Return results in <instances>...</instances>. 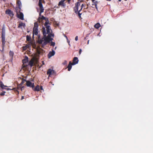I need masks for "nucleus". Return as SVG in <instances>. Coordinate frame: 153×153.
<instances>
[{
    "mask_svg": "<svg viewBox=\"0 0 153 153\" xmlns=\"http://www.w3.org/2000/svg\"><path fill=\"white\" fill-rule=\"evenodd\" d=\"M55 54V52L52 50V51H50L49 52L48 54V58H51V56H54Z\"/></svg>",
    "mask_w": 153,
    "mask_h": 153,
    "instance_id": "11",
    "label": "nucleus"
},
{
    "mask_svg": "<svg viewBox=\"0 0 153 153\" xmlns=\"http://www.w3.org/2000/svg\"><path fill=\"white\" fill-rule=\"evenodd\" d=\"M45 26L46 28V31L47 33L48 34H51L50 33V30H51L50 28V26L49 25H46V26Z\"/></svg>",
    "mask_w": 153,
    "mask_h": 153,
    "instance_id": "13",
    "label": "nucleus"
},
{
    "mask_svg": "<svg viewBox=\"0 0 153 153\" xmlns=\"http://www.w3.org/2000/svg\"><path fill=\"white\" fill-rule=\"evenodd\" d=\"M24 99V96H22L21 97V100H22Z\"/></svg>",
    "mask_w": 153,
    "mask_h": 153,
    "instance_id": "44",
    "label": "nucleus"
},
{
    "mask_svg": "<svg viewBox=\"0 0 153 153\" xmlns=\"http://www.w3.org/2000/svg\"><path fill=\"white\" fill-rule=\"evenodd\" d=\"M44 41V36L42 39H39L38 41V43L39 44H42L43 42Z\"/></svg>",
    "mask_w": 153,
    "mask_h": 153,
    "instance_id": "20",
    "label": "nucleus"
},
{
    "mask_svg": "<svg viewBox=\"0 0 153 153\" xmlns=\"http://www.w3.org/2000/svg\"><path fill=\"white\" fill-rule=\"evenodd\" d=\"M18 17L20 19L23 20H24V15L22 13H20L18 15Z\"/></svg>",
    "mask_w": 153,
    "mask_h": 153,
    "instance_id": "15",
    "label": "nucleus"
},
{
    "mask_svg": "<svg viewBox=\"0 0 153 153\" xmlns=\"http://www.w3.org/2000/svg\"><path fill=\"white\" fill-rule=\"evenodd\" d=\"M56 74V72H55L53 70V71L52 72V74H53V75H54Z\"/></svg>",
    "mask_w": 153,
    "mask_h": 153,
    "instance_id": "39",
    "label": "nucleus"
},
{
    "mask_svg": "<svg viewBox=\"0 0 153 153\" xmlns=\"http://www.w3.org/2000/svg\"><path fill=\"white\" fill-rule=\"evenodd\" d=\"M62 64L64 65H66L67 64V61L66 60L64 61L63 62Z\"/></svg>",
    "mask_w": 153,
    "mask_h": 153,
    "instance_id": "36",
    "label": "nucleus"
},
{
    "mask_svg": "<svg viewBox=\"0 0 153 153\" xmlns=\"http://www.w3.org/2000/svg\"><path fill=\"white\" fill-rule=\"evenodd\" d=\"M82 52V49H79V54H80Z\"/></svg>",
    "mask_w": 153,
    "mask_h": 153,
    "instance_id": "42",
    "label": "nucleus"
},
{
    "mask_svg": "<svg viewBox=\"0 0 153 153\" xmlns=\"http://www.w3.org/2000/svg\"><path fill=\"white\" fill-rule=\"evenodd\" d=\"M40 89L41 90H43V89L42 88V86H41L40 87Z\"/></svg>",
    "mask_w": 153,
    "mask_h": 153,
    "instance_id": "43",
    "label": "nucleus"
},
{
    "mask_svg": "<svg viewBox=\"0 0 153 153\" xmlns=\"http://www.w3.org/2000/svg\"><path fill=\"white\" fill-rule=\"evenodd\" d=\"M86 6V4H85L84 2H83L81 4V5L80 6V9L81 10H82V9L83 7H85Z\"/></svg>",
    "mask_w": 153,
    "mask_h": 153,
    "instance_id": "26",
    "label": "nucleus"
},
{
    "mask_svg": "<svg viewBox=\"0 0 153 153\" xmlns=\"http://www.w3.org/2000/svg\"><path fill=\"white\" fill-rule=\"evenodd\" d=\"M39 16L40 17H39L38 19V21H39L40 19L45 20V19L46 17H44V16L41 15V16Z\"/></svg>",
    "mask_w": 153,
    "mask_h": 153,
    "instance_id": "25",
    "label": "nucleus"
},
{
    "mask_svg": "<svg viewBox=\"0 0 153 153\" xmlns=\"http://www.w3.org/2000/svg\"><path fill=\"white\" fill-rule=\"evenodd\" d=\"M88 7H86V8H85V9H88ZM85 9V8H84V10Z\"/></svg>",
    "mask_w": 153,
    "mask_h": 153,
    "instance_id": "45",
    "label": "nucleus"
},
{
    "mask_svg": "<svg viewBox=\"0 0 153 153\" xmlns=\"http://www.w3.org/2000/svg\"><path fill=\"white\" fill-rule=\"evenodd\" d=\"M78 2H79L80 4V5L81 4V3L82 2H83V1L81 0H80V1H77V2H76V3H78Z\"/></svg>",
    "mask_w": 153,
    "mask_h": 153,
    "instance_id": "38",
    "label": "nucleus"
},
{
    "mask_svg": "<svg viewBox=\"0 0 153 153\" xmlns=\"http://www.w3.org/2000/svg\"><path fill=\"white\" fill-rule=\"evenodd\" d=\"M9 54L10 56L13 57L14 55V53L13 51H10L9 52Z\"/></svg>",
    "mask_w": 153,
    "mask_h": 153,
    "instance_id": "29",
    "label": "nucleus"
},
{
    "mask_svg": "<svg viewBox=\"0 0 153 153\" xmlns=\"http://www.w3.org/2000/svg\"><path fill=\"white\" fill-rule=\"evenodd\" d=\"M23 49L24 50H26L27 48V46H24L23 47Z\"/></svg>",
    "mask_w": 153,
    "mask_h": 153,
    "instance_id": "37",
    "label": "nucleus"
},
{
    "mask_svg": "<svg viewBox=\"0 0 153 153\" xmlns=\"http://www.w3.org/2000/svg\"><path fill=\"white\" fill-rule=\"evenodd\" d=\"M51 36L53 37L54 34L51 33V34H48L47 36H46V35L44 36V40H45L48 42H50V41L53 40V38H51Z\"/></svg>",
    "mask_w": 153,
    "mask_h": 153,
    "instance_id": "3",
    "label": "nucleus"
},
{
    "mask_svg": "<svg viewBox=\"0 0 153 153\" xmlns=\"http://www.w3.org/2000/svg\"><path fill=\"white\" fill-rule=\"evenodd\" d=\"M5 93V92L4 91H3L0 94V95L1 96H3L4 95V94Z\"/></svg>",
    "mask_w": 153,
    "mask_h": 153,
    "instance_id": "35",
    "label": "nucleus"
},
{
    "mask_svg": "<svg viewBox=\"0 0 153 153\" xmlns=\"http://www.w3.org/2000/svg\"><path fill=\"white\" fill-rule=\"evenodd\" d=\"M42 64H43V65L44 64V63L43 61H42Z\"/></svg>",
    "mask_w": 153,
    "mask_h": 153,
    "instance_id": "47",
    "label": "nucleus"
},
{
    "mask_svg": "<svg viewBox=\"0 0 153 153\" xmlns=\"http://www.w3.org/2000/svg\"><path fill=\"white\" fill-rule=\"evenodd\" d=\"M30 39L31 38L30 36H29L28 35L26 36V40L27 41H30Z\"/></svg>",
    "mask_w": 153,
    "mask_h": 153,
    "instance_id": "32",
    "label": "nucleus"
},
{
    "mask_svg": "<svg viewBox=\"0 0 153 153\" xmlns=\"http://www.w3.org/2000/svg\"><path fill=\"white\" fill-rule=\"evenodd\" d=\"M18 92V94H19V91H17Z\"/></svg>",
    "mask_w": 153,
    "mask_h": 153,
    "instance_id": "49",
    "label": "nucleus"
},
{
    "mask_svg": "<svg viewBox=\"0 0 153 153\" xmlns=\"http://www.w3.org/2000/svg\"><path fill=\"white\" fill-rule=\"evenodd\" d=\"M55 43L54 42L51 41V42L50 45L51 46H54L55 45Z\"/></svg>",
    "mask_w": 153,
    "mask_h": 153,
    "instance_id": "33",
    "label": "nucleus"
},
{
    "mask_svg": "<svg viewBox=\"0 0 153 153\" xmlns=\"http://www.w3.org/2000/svg\"><path fill=\"white\" fill-rule=\"evenodd\" d=\"M71 0H68V2H70Z\"/></svg>",
    "mask_w": 153,
    "mask_h": 153,
    "instance_id": "46",
    "label": "nucleus"
},
{
    "mask_svg": "<svg viewBox=\"0 0 153 153\" xmlns=\"http://www.w3.org/2000/svg\"><path fill=\"white\" fill-rule=\"evenodd\" d=\"M80 6V4L79 2L77 3H75V6L73 7V11L76 14H77L79 18L80 19L81 18V15L82 13L80 12L82 10H79V8Z\"/></svg>",
    "mask_w": 153,
    "mask_h": 153,
    "instance_id": "1",
    "label": "nucleus"
},
{
    "mask_svg": "<svg viewBox=\"0 0 153 153\" xmlns=\"http://www.w3.org/2000/svg\"><path fill=\"white\" fill-rule=\"evenodd\" d=\"M95 0H91V1L93 3L92 5H94L96 9L98 10L97 4L98 3V1H95Z\"/></svg>",
    "mask_w": 153,
    "mask_h": 153,
    "instance_id": "8",
    "label": "nucleus"
},
{
    "mask_svg": "<svg viewBox=\"0 0 153 153\" xmlns=\"http://www.w3.org/2000/svg\"><path fill=\"white\" fill-rule=\"evenodd\" d=\"M125 1H127V0H125Z\"/></svg>",
    "mask_w": 153,
    "mask_h": 153,
    "instance_id": "50",
    "label": "nucleus"
},
{
    "mask_svg": "<svg viewBox=\"0 0 153 153\" xmlns=\"http://www.w3.org/2000/svg\"><path fill=\"white\" fill-rule=\"evenodd\" d=\"M26 82V80L25 79H22V82L20 83V84L19 85V86L17 87V88L18 89H19V86L20 85V86H22V85L24 84V83L25 82Z\"/></svg>",
    "mask_w": 153,
    "mask_h": 153,
    "instance_id": "23",
    "label": "nucleus"
},
{
    "mask_svg": "<svg viewBox=\"0 0 153 153\" xmlns=\"http://www.w3.org/2000/svg\"><path fill=\"white\" fill-rule=\"evenodd\" d=\"M45 20L46 21V22H45L44 24V26H46V25H48L49 24V21L48 20V18H45Z\"/></svg>",
    "mask_w": 153,
    "mask_h": 153,
    "instance_id": "19",
    "label": "nucleus"
},
{
    "mask_svg": "<svg viewBox=\"0 0 153 153\" xmlns=\"http://www.w3.org/2000/svg\"><path fill=\"white\" fill-rule=\"evenodd\" d=\"M89 40H88V43H89Z\"/></svg>",
    "mask_w": 153,
    "mask_h": 153,
    "instance_id": "48",
    "label": "nucleus"
},
{
    "mask_svg": "<svg viewBox=\"0 0 153 153\" xmlns=\"http://www.w3.org/2000/svg\"><path fill=\"white\" fill-rule=\"evenodd\" d=\"M5 36V30L4 27H3L1 31V36Z\"/></svg>",
    "mask_w": 153,
    "mask_h": 153,
    "instance_id": "16",
    "label": "nucleus"
},
{
    "mask_svg": "<svg viewBox=\"0 0 153 153\" xmlns=\"http://www.w3.org/2000/svg\"><path fill=\"white\" fill-rule=\"evenodd\" d=\"M52 71L53 70L51 69H48L47 71V74L49 75V76H50L52 74Z\"/></svg>",
    "mask_w": 153,
    "mask_h": 153,
    "instance_id": "21",
    "label": "nucleus"
},
{
    "mask_svg": "<svg viewBox=\"0 0 153 153\" xmlns=\"http://www.w3.org/2000/svg\"><path fill=\"white\" fill-rule=\"evenodd\" d=\"M1 41L2 42V48H3L4 46L5 43V36H1Z\"/></svg>",
    "mask_w": 153,
    "mask_h": 153,
    "instance_id": "10",
    "label": "nucleus"
},
{
    "mask_svg": "<svg viewBox=\"0 0 153 153\" xmlns=\"http://www.w3.org/2000/svg\"><path fill=\"white\" fill-rule=\"evenodd\" d=\"M44 1V0H39V9L40 10V12L39 13V16H41V13H43L44 12V9L43 7V5L42 4V1Z\"/></svg>",
    "mask_w": 153,
    "mask_h": 153,
    "instance_id": "4",
    "label": "nucleus"
},
{
    "mask_svg": "<svg viewBox=\"0 0 153 153\" xmlns=\"http://www.w3.org/2000/svg\"><path fill=\"white\" fill-rule=\"evenodd\" d=\"M64 0H61L60 1L58 4V6L57 7V8H59L60 6L61 7H62L65 8V6L66 4H65Z\"/></svg>",
    "mask_w": 153,
    "mask_h": 153,
    "instance_id": "5",
    "label": "nucleus"
},
{
    "mask_svg": "<svg viewBox=\"0 0 153 153\" xmlns=\"http://www.w3.org/2000/svg\"><path fill=\"white\" fill-rule=\"evenodd\" d=\"M74 65L73 64L71 61L69 62V64L67 67L68 68V71H70L71 70L72 68V66Z\"/></svg>",
    "mask_w": 153,
    "mask_h": 153,
    "instance_id": "14",
    "label": "nucleus"
},
{
    "mask_svg": "<svg viewBox=\"0 0 153 153\" xmlns=\"http://www.w3.org/2000/svg\"><path fill=\"white\" fill-rule=\"evenodd\" d=\"M26 85L28 87H31L32 88H34V83H32L30 81H26Z\"/></svg>",
    "mask_w": 153,
    "mask_h": 153,
    "instance_id": "6",
    "label": "nucleus"
},
{
    "mask_svg": "<svg viewBox=\"0 0 153 153\" xmlns=\"http://www.w3.org/2000/svg\"><path fill=\"white\" fill-rule=\"evenodd\" d=\"M25 26V24L21 22V23H19V25L18 26V27H20L21 26Z\"/></svg>",
    "mask_w": 153,
    "mask_h": 153,
    "instance_id": "28",
    "label": "nucleus"
},
{
    "mask_svg": "<svg viewBox=\"0 0 153 153\" xmlns=\"http://www.w3.org/2000/svg\"><path fill=\"white\" fill-rule=\"evenodd\" d=\"M38 25L37 22H35L34 23V26L33 29V35L35 34L37 35L38 34Z\"/></svg>",
    "mask_w": 153,
    "mask_h": 153,
    "instance_id": "2",
    "label": "nucleus"
},
{
    "mask_svg": "<svg viewBox=\"0 0 153 153\" xmlns=\"http://www.w3.org/2000/svg\"><path fill=\"white\" fill-rule=\"evenodd\" d=\"M24 86H22L21 87V88H20L21 90L22 91V90H23L24 89Z\"/></svg>",
    "mask_w": 153,
    "mask_h": 153,
    "instance_id": "40",
    "label": "nucleus"
},
{
    "mask_svg": "<svg viewBox=\"0 0 153 153\" xmlns=\"http://www.w3.org/2000/svg\"><path fill=\"white\" fill-rule=\"evenodd\" d=\"M101 26L100 25L99 23H97L96 24H95L94 27L95 28L97 29H98Z\"/></svg>",
    "mask_w": 153,
    "mask_h": 153,
    "instance_id": "22",
    "label": "nucleus"
},
{
    "mask_svg": "<svg viewBox=\"0 0 153 153\" xmlns=\"http://www.w3.org/2000/svg\"><path fill=\"white\" fill-rule=\"evenodd\" d=\"M17 4L19 6H20V5L21 4V2L19 1H17Z\"/></svg>",
    "mask_w": 153,
    "mask_h": 153,
    "instance_id": "34",
    "label": "nucleus"
},
{
    "mask_svg": "<svg viewBox=\"0 0 153 153\" xmlns=\"http://www.w3.org/2000/svg\"><path fill=\"white\" fill-rule=\"evenodd\" d=\"M7 86L4 85L3 83L1 82H0V87H1L2 89H4V87H7Z\"/></svg>",
    "mask_w": 153,
    "mask_h": 153,
    "instance_id": "24",
    "label": "nucleus"
},
{
    "mask_svg": "<svg viewBox=\"0 0 153 153\" xmlns=\"http://www.w3.org/2000/svg\"><path fill=\"white\" fill-rule=\"evenodd\" d=\"M73 64L76 65L78 63L79 60L78 59V58L77 57H74L73 59Z\"/></svg>",
    "mask_w": 153,
    "mask_h": 153,
    "instance_id": "12",
    "label": "nucleus"
},
{
    "mask_svg": "<svg viewBox=\"0 0 153 153\" xmlns=\"http://www.w3.org/2000/svg\"><path fill=\"white\" fill-rule=\"evenodd\" d=\"M35 60V58H33L30 61L29 63V65H30L31 67L33 65L34 62Z\"/></svg>",
    "mask_w": 153,
    "mask_h": 153,
    "instance_id": "9",
    "label": "nucleus"
},
{
    "mask_svg": "<svg viewBox=\"0 0 153 153\" xmlns=\"http://www.w3.org/2000/svg\"><path fill=\"white\" fill-rule=\"evenodd\" d=\"M42 30L43 33V36H45V35H46V30L45 28L44 27H43L42 28Z\"/></svg>",
    "mask_w": 153,
    "mask_h": 153,
    "instance_id": "18",
    "label": "nucleus"
},
{
    "mask_svg": "<svg viewBox=\"0 0 153 153\" xmlns=\"http://www.w3.org/2000/svg\"><path fill=\"white\" fill-rule=\"evenodd\" d=\"M5 13L7 14H9L11 17H13L14 16L13 12L10 9L7 10L5 11Z\"/></svg>",
    "mask_w": 153,
    "mask_h": 153,
    "instance_id": "7",
    "label": "nucleus"
},
{
    "mask_svg": "<svg viewBox=\"0 0 153 153\" xmlns=\"http://www.w3.org/2000/svg\"><path fill=\"white\" fill-rule=\"evenodd\" d=\"M44 42L42 44V46H45L46 45L47 43H49V42H48L46 41L45 40H44Z\"/></svg>",
    "mask_w": 153,
    "mask_h": 153,
    "instance_id": "30",
    "label": "nucleus"
},
{
    "mask_svg": "<svg viewBox=\"0 0 153 153\" xmlns=\"http://www.w3.org/2000/svg\"><path fill=\"white\" fill-rule=\"evenodd\" d=\"M25 59H23L22 60V62L23 63H26V62H27L28 61V58L27 56H25Z\"/></svg>",
    "mask_w": 153,
    "mask_h": 153,
    "instance_id": "27",
    "label": "nucleus"
},
{
    "mask_svg": "<svg viewBox=\"0 0 153 153\" xmlns=\"http://www.w3.org/2000/svg\"><path fill=\"white\" fill-rule=\"evenodd\" d=\"M78 36H76L75 38V40L76 41H77L78 40Z\"/></svg>",
    "mask_w": 153,
    "mask_h": 153,
    "instance_id": "41",
    "label": "nucleus"
},
{
    "mask_svg": "<svg viewBox=\"0 0 153 153\" xmlns=\"http://www.w3.org/2000/svg\"><path fill=\"white\" fill-rule=\"evenodd\" d=\"M33 90L34 91H40V88L39 85H36V87L34 88Z\"/></svg>",
    "mask_w": 153,
    "mask_h": 153,
    "instance_id": "17",
    "label": "nucleus"
},
{
    "mask_svg": "<svg viewBox=\"0 0 153 153\" xmlns=\"http://www.w3.org/2000/svg\"><path fill=\"white\" fill-rule=\"evenodd\" d=\"M4 89H5V90H7V91H8V90H13L15 89V88H13L12 89H10V88H5L4 87Z\"/></svg>",
    "mask_w": 153,
    "mask_h": 153,
    "instance_id": "31",
    "label": "nucleus"
}]
</instances>
